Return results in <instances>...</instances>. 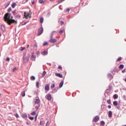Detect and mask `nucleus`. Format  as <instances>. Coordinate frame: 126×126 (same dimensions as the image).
Here are the masks:
<instances>
[{
    "label": "nucleus",
    "mask_w": 126,
    "mask_h": 126,
    "mask_svg": "<svg viewBox=\"0 0 126 126\" xmlns=\"http://www.w3.org/2000/svg\"><path fill=\"white\" fill-rule=\"evenodd\" d=\"M4 18L5 22L8 24V25H11L12 24L14 23L16 24H17L16 20L11 19V14L6 13L4 15Z\"/></svg>",
    "instance_id": "f257e3e1"
},
{
    "label": "nucleus",
    "mask_w": 126,
    "mask_h": 126,
    "mask_svg": "<svg viewBox=\"0 0 126 126\" xmlns=\"http://www.w3.org/2000/svg\"><path fill=\"white\" fill-rule=\"evenodd\" d=\"M40 99L39 98H37L35 99V104H34V106L35 108L36 109H39L40 107Z\"/></svg>",
    "instance_id": "f03ea898"
},
{
    "label": "nucleus",
    "mask_w": 126,
    "mask_h": 126,
    "mask_svg": "<svg viewBox=\"0 0 126 126\" xmlns=\"http://www.w3.org/2000/svg\"><path fill=\"white\" fill-rule=\"evenodd\" d=\"M52 32V33L50 35V40H49V42L51 43H56L57 42V40L56 39H54L53 38V34L54 32Z\"/></svg>",
    "instance_id": "7ed1b4c3"
},
{
    "label": "nucleus",
    "mask_w": 126,
    "mask_h": 126,
    "mask_svg": "<svg viewBox=\"0 0 126 126\" xmlns=\"http://www.w3.org/2000/svg\"><path fill=\"white\" fill-rule=\"evenodd\" d=\"M32 14L28 12H25L24 16L26 19H28L29 17H31Z\"/></svg>",
    "instance_id": "20e7f679"
},
{
    "label": "nucleus",
    "mask_w": 126,
    "mask_h": 126,
    "mask_svg": "<svg viewBox=\"0 0 126 126\" xmlns=\"http://www.w3.org/2000/svg\"><path fill=\"white\" fill-rule=\"evenodd\" d=\"M43 28H39L38 32V36L42 34V33H43Z\"/></svg>",
    "instance_id": "39448f33"
},
{
    "label": "nucleus",
    "mask_w": 126,
    "mask_h": 126,
    "mask_svg": "<svg viewBox=\"0 0 126 126\" xmlns=\"http://www.w3.org/2000/svg\"><path fill=\"white\" fill-rule=\"evenodd\" d=\"M99 117L98 116H95L93 120V122H97L99 121Z\"/></svg>",
    "instance_id": "423d86ee"
},
{
    "label": "nucleus",
    "mask_w": 126,
    "mask_h": 126,
    "mask_svg": "<svg viewBox=\"0 0 126 126\" xmlns=\"http://www.w3.org/2000/svg\"><path fill=\"white\" fill-rule=\"evenodd\" d=\"M46 98L47 100H50L52 99V95L50 94H48L47 95Z\"/></svg>",
    "instance_id": "0eeeda50"
},
{
    "label": "nucleus",
    "mask_w": 126,
    "mask_h": 126,
    "mask_svg": "<svg viewBox=\"0 0 126 126\" xmlns=\"http://www.w3.org/2000/svg\"><path fill=\"white\" fill-rule=\"evenodd\" d=\"M55 75L60 78H63V77L62 74L60 73H55Z\"/></svg>",
    "instance_id": "6e6552de"
},
{
    "label": "nucleus",
    "mask_w": 126,
    "mask_h": 126,
    "mask_svg": "<svg viewBox=\"0 0 126 126\" xmlns=\"http://www.w3.org/2000/svg\"><path fill=\"white\" fill-rule=\"evenodd\" d=\"M49 85L48 84H47L45 87V90L47 91H49Z\"/></svg>",
    "instance_id": "1a4fd4ad"
},
{
    "label": "nucleus",
    "mask_w": 126,
    "mask_h": 126,
    "mask_svg": "<svg viewBox=\"0 0 126 126\" xmlns=\"http://www.w3.org/2000/svg\"><path fill=\"white\" fill-rule=\"evenodd\" d=\"M36 59V57L33 54L31 56V60L32 61H35Z\"/></svg>",
    "instance_id": "9d476101"
},
{
    "label": "nucleus",
    "mask_w": 126,
    "mask_h": 126,
    "mask_svg": "<svg viewBox=\"0 0 126 126\" xmlns=\"http://www.w3.org/2000/svg\"><path fill=\"white\" fill-rule=\"evenodd\" d=\"M113 113L111 111H109L108 112V117L109 118H111L112 117Z\"/></svg>",
    "instance_id": "9b49d317"
},
{
    "label": "nucleus",
    "mask_w": 126,
    "mask_h": 126,
    "mask_svg": "<svg viewBox=\"0 0 126 126\" xmlns=\"http://www.w3.org/2000/svg\"><path fill=\"white\" fill-rule=\"evenodd\" d=\"M23 61H26L27 62L29 61V57H24Z\"/></svg>",
    "instance_id": "f8f14e48"
},
{
    "label": "nucleus",
    "mask_w": 126,
    "mask_h": 126,
    "mask_svg": "<svg viewBox=\"0 0 126 126\" xmlns=\"http://www.w3.org/2000/svg\"><path fill=\"white\" fill-rule=\"evenodd\" d=\"M0 28H1V30L3 32H5V28H4V27L2 25H1Z\"/></svg>",
    "instance_id": "ddd939ff"
},
{
    "label": "nucleus",
    "mask_w": 126,
    "mask_h": 126,
    "mask_svg": "<svg viewBox=\"0 0 126 126\" xmlns=\"http://www.w3.org/2000/svg\"><path fill=\"white\" fill-rule=\"evenodd\" d=\"M48 54V51H43L42 53V55H43V56H45V55H47Z\"/></svg>",
    "instance_id": "4468645a"
},
{
    "label": "nucleus",
    "mask_w": 126,
    "mask_h": 126,
    "mask_svg": "<svg viewBox=\"0 0 126 126\" xmlns=\"http://www.w3.org/2000/svg\"><path fill=\"white\" fill-rule=\"evenodd\" d=\"M64 82L63 81L61 82L59 85V88H61L63 86Z\"/></svg>",
    "instance_id": "2eb2a0df"
},
{
    "label": "nucleus",
    "mask_w": 126,
    "mask_h": 126,
    "mask_svg": "<svg viewBox=\"0 0 126 126\" xmlns=\"http://www.w3.org/2000/svg\"><path fill=\"white\" fill-rule=\"evenodd\" d=\"M113 104L115 106H117L118 104L117 101H113Z\"/></svg>",
    "instance_id": "dca6fc26"
},
{
    "label": "nucleus",
    "mask_w": 126,
    "mask_h": 126,
    "mask_svg": "<svg viewBox=\"0 0 126 126\" xmlns=\"http://www.w3.org/2000/svg\"><path fill=\"white\" fill-rule=\"evenodd\" d=\"M64 31L65 30L64 29L61 30L59 32V34H62Z\"/></svg>",
    "instance_id": "f3484780"
},
{
    "label": "nucleus",
    "mask_w": 126,
    "mask_h": 126,
    "mask_svg": "<svg viewBox=\"0 0 126 126\" xmlns=\"http://www.w3.org/2000/svg\"><path fill=\"white\" fill-rule=\"evenodd\" d=\"M44 21V18L43 17H41L40 19V22L41 24H43Z\"/></svg>",
    "instance_id": "a211bd4d"
},
{
    "label": "nucleus",
    "mask_w": 126,
    "mask_h": 126,
    "mask_svg": "<svg viewBox=\"0 0 126 126\" xmlns=\"http://www.w3.org/2000/svg\"><path fill=\"white\" fill-rule=\"evenodd\" d=\"M118 94H114V95H113V98H114L115 99H118Z\"/></svg>",
    "instance_id": "6ab92c4d"
},
{
    "label": "nucleus",
    "mask_w": 126,
    "mask_h": 126,
    "mask_svg": "<svg viewBox=\"0 0 126 126\" xmlns=\"http://www.w3.org/2000/svg\"><path fill=\"white\" fill-rule=\"evenodd\" d=\"M31 80L32 81H34V80H35V77H34L33 76H32L31 77Z\"/></svg>",
    "instance_id": "aec40b11"
},
{
    "label": "nucleus",
    "mask_w": 126,
    "mask_h": 126,
    "mask_svg": "<svg viewBox=\"0 0 126 126\" xmlns=\"http://www.w3.org/2000/svg\"><path fill=\"white\" fill-rule=\"evenodd\" d=\"M28 115L26 114H23V118H27Z\"/></svg>",
    "instance_id": "412c9836"
},
{
    "label": "nucleus",
    "mask_w": 126,
    "mask_h": 126,
    "mask_svg": "<svg viewBox=\"0 0 126 126\" xmlns=\"http://www.w3.org/2000/svg\"><path fill=\"white\" fill-rule=\"evenodd\" d=\"M36 87L39 89V82H37L36 83Z\"/></svg>",
    "instance_id": "4be33fe9"
},
{
    "label": "nucleus",
    "mask_w": 126,
    "mask_h": 126,
    "mask_svg": "<svg viewBox=\"0 0 126 126\" xmlns=\"http://www.w3.org/2000/svg\"><path fill=\"white\" fill-rule=\"evenodd\" d=\"M38 2L39 3L43 4L44 3V1L43 0H39Z\"/></svg>",
    "instance_id": "5701e85b"
},
{
    "label": "nucleus",
    "mask_w": 126,
    "mask_h": 126,
    "mask_svg": "<svg viewBox=\"0 0 126 126\" xmlns=\"http://www.w3.org/2000/svg\"><path fill=\"white\" fill-rule=\"evenodd\" d=\"M16 6V3H13L12 4V7L13 8H15V6Z\"/></svg>",
    "instance_id": "b1692460"
},
{
    "label": "nucleus",
    "mask_w": 126,
    "mask_h": 126,
    "mask_svg": "<svg viewBox=\"0 0 126 126\" xmlns=\"http://www.w3.org/2000/svg\"><path fill=\"white\" fill-rule=\"evenodd\" d=\"M21 94L23 97H25V91L22 92L21 93Z\"/></svg>",
    "instance_id": "393cba45"
},
{
    "label": "nucleus",
    "mask_w": 126,
    "mask_h": 126,
    "mask_svg": "<svg viewBox=\"0 0 126 126\" xmlns=\"http://www.w3.org/2000/svg\"><path fill=\"white\" fill-rule=\"evenodd\" d=\"M25 49H26V48H25V47H21L20 48V50H21V51H23V50H25Z\"/></svg>",
    "instance_id": "a878e982"
},
{
    "label": "nucleus",
    "mask_w": 126,
    "mask_h": 126,
    "mask_svg": "<svg viewBox=\"0 0 126 126\" xmlns=\"http://www.w3.org/2000/svg\"><path fill=\"white\" fill-rule=\"evenodd\" d=\"M123 58L121 57H120L119 58L117 59V62H120L122 60Z\"/></svg>",
    "instance_id": "bb28decb"
},
{
    "label": "nucleus",
    "mask_w": 126,
    "mask_h": 126,
    "mask_svg": "<svg viewBox=\"0 0 126 126\" xmlns=\"http://www.w3.org/2000/svg\"><path fill=\"white\" fill-rule=\"evenodd\" d=\"M48 44V43L47 42H45V43H43V46H47Z\"/></svg>",
    "instance_id": "cd10ccee"
},
{
    "label": "nucleus",
    "mask_w": 126,
    "mask_h": 126,
    "mask_svg": "<svg viewBox=\"0 0 126 126\" xmlns=\"http://www.w3.org/2000/svg\"><path fill=\"white\" fill-rule=\"evenodd\" d=\"M124 65L121 64V65L119 66V68L120 69H123V68H124Z\"/></svg>",
    "instance_id": "c85d7f7f"
},
{
    "label": "nucleus",
    "mask_w": 126,
    "mask_h": 126,
    "mask_svg": "<svg viewBox=\"0 0 126 126\" xmlns=\"http://www.w3.org/2000/svg\"><path fill=\"white\" fill-rule=\"evenodd\" d=\"M39 125L40 126H44V123L43 121H40V123H39Z\"/></svg>",
    "instance_id": "c756f323"
},
{
    "label": "nucleus",
    "mask_w": 126,
    "mask_h": 126,
    "mask_svg": "<svg viewBox=\"0 0 126 126\" xmlns=\"http://www.w3.org/2000/svg\"><path fill=\"white\" fill-rule=\"evenodd\" d=\"M14 116H15V117H16L17 118H19V114H18L17 113H16V114H14Z\"/></svg>",
    "instance_id": "7c9ffc66"
},
{
    "label": "nucleus",
    "mask_w": 126,
    "mask_h": 126,
    "mask_svg": "<svg viewBox=\"0 0 126 126\" xmlns=\"http://www.w3.org/2000/svg\"><path fill=\"white\" fill-rule=\"evenodd\" d=\"M46 71H43V75H42V77H44V76L46 75Z\"/></svg>",
    "instance_id": "2f4dec72"
},
{
    "label": "nucleus",
    "mask_w": 126,
    "mask_h": 126,
    "mask_svg": "<svg viewBox=\"0 0 126 126\" xmlns=\"http://www.w3.org/2000/svg\"><path fill=\"white\" fill-rule=\"evenodd\" d=\"M65 0H59L58 1V3H61L62 2H63V1H64Z\"/></svg>",
    "instance_id": "473e14b6"
},
{
    "label": "nucleus",
    "mask_w": 126,
    "mask_h": 126,
    "mask_svg": "<svg viewBox=\"0 0 126 126\" xmlns=\"http://www.w3.org/2000/svg\"><path fill=\"white\" fill-rule=\"evenodd\" d=\"M31 115H36V112L35 111L32 112V113H31Z\"/></svg>",
    "instance_id": "72a5a7b5"
},
{
    "label": "nucleus",
    "mask_w": 126,
    "mask_h": 126,
    "mask_svg": "<svg viewBox=\"0 0 126 126\" xmlns=\"http://www.w3.org/2000/svg\"><path fill=\"white\" fill-rule=\"evenodd\" d=\"M29 119L31 121H33L34 120V118L33 117H29Z\"/></svg>",
    "instance_id": "f704fd0d"
},
{
    "label": "nucleus",
    "mask_w": 126,
    "mask_h": 126,
    "mask_svg": "<svg viewBox=\"0 0 126 126\" xmlns=\"http://www.w3.org/2000/svg\"><path fill=\"white\" fill-rule=\"evenodd\" d=\"M107 102L108 104H111V100L110 99L107 100Z\"/></svg>",
    "instance_id": "c9c22d12"
},
{
    "label": "nucleus",
    "mask_w": 126,
    "mask_h": 126,
    "mask_svg": "<svg viewBox=\"0 0 126 126\" xmlns=\"http://www.w3.org/2000/svg\"><path fill=\"white\" fill-rule=\"evenodd\" d=\"M100 124L102 125H105V122L104 121H101Z\"/></svg>",
    "instance_id": "e433bc0d"
},
{
    "label": "nucleus",
    "mask_w": 126,
    "mask_h": 126,
    "mask_svg": "<svg viewBox=\"0 0 126 126\" xmlns=\"http://www.w3.org/2000/svg\"><path fill=\"white\" fill-rule=\"evenodd\" d=\"M60 24H61L62 25H64V22L63 21H60Z\"/></svg>",
    "instance_id": "4c0bfd02"
},
{
    "label": "nucleus",
    "mask_w": 126,
    "mask_h": 126,
    "mask_svg": "<svg viewBox=\"0 0 126 126\" xmlns=\"http://www.w3.org/2000/svg\"><path fill=\"white\" fill-rule=\"evenodd\" d=\"M58 69L61 70H62L63 68H62V67L61 66H59Z\"/></svg>",
    "instance_id": "58836bf2"
},
{
    "label": "nucleus",
    "mask_w": 126,
    "mask_h": 126,
    "mask_svg": "<svg viewBox=\"0 0 126 126\" xmlns=\"http://www.w3.org/2000/svg\"><path fill=\"white\" fill-rule=\"evenodd\" d=\"M55 88V84H52V85L51 86V89H53V88Z\"/></svg>",
    "instance_id": "ea45409f"
},
{
    "label": "nucleus",
    "mask_w": 126,
    "mask_h": 126,
    "mask_svg": "<svg viewBox=\"0 0 126 126\" xmlns=\"http://www.w3.org/2000/svg\"><path fill=\"white\" fill-rule=\"evenodd\" d=\"M70 10V8H67V9H66V11L67 12H69Z\"/></svg>",
    "instance_id": "a19ab883"
},
{
    "label": "nucleus",
    "mask_w": 126,
    "mask_h": 126,
    "mask_svg": "<svg viewBox=\"0 0 126 126\" xmlns=\"http://www.w3.org/2000/svg\"><path fill=\"white\" fill-rule=\"evenodd\" d=\"M11 10H12V9H11V7L9 8L8 9V12H11Z\"/></svg>",
    "instance_id": "79ce46f5"
},
{
    "label": "nucleus",
    "mask_w": 126,
    "mask_h": 126,
    "mask_svg": "<svg viewBox=\"0 0 126 126\" xmlns=\"http://www.w3.org/2000/svg\"><path fill=\"white\" fill-rule=\"evenodd\" d=\"M10 61V59L9 58H6V61L7 62V61Z\"/></svg>",
    "instance_id": "37998d69"
},
{
    "label": "nucleus",
    "mask_w": 126,
    "mask_h": 126,
    "mask_svg": "<svg viewBox=\"0 0 126 126\" xmlns=\"http://www.w3.org/2000/svg\"><path fill=\"white\" fill-rule=\"evenodd\" d=\"M16 17L17 18H20L21 17V16H20V15H18L16 16Z\"/></svg>",
    "instance_id": "c03bdc74"
},
{
    "label": "nucleus",
    "mask_w": 126,
    "mask_h": 126,
    "mask_svg": "<svg viewBox=\"0 0 126 126\" xmlns=\"http://www.w3.org/2000/svg\"><path fill=\"white\" fill-rule=\"evenodd\" d=\"M16 70V67H14V68H13L12 71H13V72H14V71H15Z\"/></svg>",
    "instance_id": "a18cd8bd"
},
{
    "label": "nucleus",
    "mask_w": 126,
    "mask_h": 126,
    "mask_svg": "<svg viewBox=\"0 0 126 126\" xmlns=\"http://www.w3.org/2000/svg\"><path fill=\"white\" fill-rule=\"evenodd\" d=\"M49 126V122H47L46 125V126Z\"/></svg>",
    "instance_id": "49530a36"
},
{
    "label": "nucleus",
    "mask_w": 126,
    "mask_h": 126,
    "mask_svg": "<svg viewBox=\"0 0 126 126\" xmlns=\"http://www.w3.org/2000/svg\"><path fill=\"white\" fill-rule=\"evenodd\" d=\"M36 54L37 55H40V52L39 51L37 52Z\"/></svg>",
    "instance_id": "de8ad7c7"
},
{
    "label": "nucleus",
    "mask_w": 126,
    "mask_h": 126,
    "mask_svg": "<svg viewBox=\"0 0 126 126\" xmlns=\"http://www.w3.org/2000/svg\"><path fill=\"white\" fill-rule=\"evenodd\" d=\"M122 72H123V73H125V72H126V69H124V70H122Z\"/></svg>",
    "instance_id": "09e8293b"
},
{
    "label": "nucleus",
    "mask_w": 126,
    "mask_h": 126,
    "mask_svg": "<svg viewBox=\"0 0 126 126\" xmlns=\"http://www.w3.org/2000/svg\"><path fill=\"white\" fill-rule=\"evenodd\" d=\"M123 97L125 99V100H126V95H124Z\"/></svg>",
    "instance_id": "8fccbe9b"
},
{
    "label": "nucleus",
    "mask_w": 126,
    "mask_h": 126,
    "mask_svg": "<svg viewBox=\"0 0 126 126\" xmlns=\"http://www.w3.org/2000/svg\"><path fill=\"white\" fill-rule=\"evenodd\" d=\"M108 108L109 109H110L111 108V105H108Z\"/></svg>",
    "instance_id": "3c124183"
},
{
    "label": "nucleus",
    "mask_w": 126,
    "mask_h": 126,
    "mask_svg": "<svg viewBox=\"0 0 126 126\" xmlns=\"http://www.w3.org/2000/svg\"><path fill=\"white\" fill-rule=\"evenodd\" d=\"M12 14H13V15H15V11H13V12H12Z\"/></svg>",
    "instance_id": "603ef678"
},
{
    "label": "nucleus",
    "mask_w": 126,
    "mask_h": 126,
    "mask_svg": "<svg viewBox=\"0 0 126 126\" xmlns=\"http://www.w3.org/2000/svg\"><path fill=\"white\" fill-rule=\"evenodd\" d=\"M37 118V115H36V116L35 117V120H36Z\"/></svg>",
    "instance_id": "864d4df0"
},
{
    "label": "nucleus",
    "mask_w": 126,
    "mask_h": 126,
    "mask_svg": "<svg viewBox=\"0 0 126 126\" xmlns=\"http://www.w3.org/2000/svg\"><path fill=\"white\" fill-rule=\"evenodd\" d=\"M34 3H35V1H34L32 2V4H33Z\"/></svg>",
    "instance_id": "5fc2aeb1"
},
{
    "label": "nucleus",
    "mask_w": 126,
    "mask_h": 126,
    "mask_svg": "<svg viewBox=\"0 0 126 126\" xmlns=\"http://www.w3.org/2000/svg\"><path fill=\"white\" fill-rule=\"evenodd\" d=\"M9 4H10V3H9L8 4V5H6V7H8V6L9 5Z\"/></svg>",
    "instance_id": "6e6d98bb"
},
{
    "label": "nucleus",
    "mask_w": 126,
    "mask_h": 126,
    "mask_svg": "<svg viewBox=\"0 0 126 126\" xmlns=\"http://www.w3.org/2000/svg\"><path fill=\"white\" fill-rule=\"evenodd\" d=\"M26 24H27V23H25L23 24V25H26Z\"/></svg>",
    "instance_id": "4d7b16f0"
},
{
    "label": "nucleus",
    "mask_w": 126,
    "mask_h": 126,
    "mask_svg": "<svg viewBox=\"0 0 126 126\" xmlns=\"http://www.w3.org/2000/svg\"><path fill=\"white\" fill-rule=\"evenodd\" d=\"M54 0H50V1H53Z\"/></svg>",
    "instance_id": "13d9d810"
},
{
    "label": "nucleus",
    "mask_w": 126,
    "mask_h": 126,
    "mask_svg": "<svg viewBox=\"0 0 126 126\" xmlns=\"http://www.w3.org/2000/svg\"><path fill=\"white\" fill-rule=\"evenodd\" d=\"M108 75H112V74H110V73H109V74H108Z\"/></svg>",
    "instance_id": "bf43d9fd"
},
{
    "label": "nucleus",
    "mask_w": 126,
    "mask_h": 126,
    "mask_svg": "<svg viewBox=\"0 0 126 126\" xmlns=\"http://www.w3.org/2000/svg\"><path fill=\"white\" fill-rule=\"evenodd\" d=\"M125 81L126 82V78L125 79Z\"/></svg>",
    "instance_id": "052dcab7"
},
{
    "label": "nucleus",
    "mask_w": 126,
    "mask_h": 126,
    "mask_svg": "<svg viewBox=\"0 0 126 126\" xmlns=\"http://www.w3.org/2000/svg\"><path fill=\"white\" fill-rule=\"evenodd\" d=\"M34 47H37V45H34Z\"/></svg>",
    "instance_id": "680f3d73"
},
{
    "label": "nucleus",
    "mask_w": 126,
    "mask_h": 126,
    "mask_svg": "<svg viewBox=\"0 0 126 126\" xmlns=\"http://www.w3.org/2000/svg\"><path fill=\"white\" fill-rule=\"evenodd\" d=\"M29 45H27V48H29Z\"/></svg>",
    "instance_id": "e2e57ef3"
},
{
    "label": "nucleus",
    "mask_w": 126,
    "mask_h": 126,
    "mask_svg": "<svg viewBox=\"0 0 126 126\" xmlns=\"http://www.w3.org/2000/svg\"><path fill=\"white\" fill-rule=\"evenodd\" d=\"M1 36V34L0 33V36Z\"/></svg>",
    "instance_id": "0e129e2a"
},
{
    "label": "nucleus",
    "mask_w": 126,
    "mask_h": 126,
    "mask_svg": "<svg viewBox=\"0 0 126 126\" xmlns=\"http://www.w3.org/2000/svg\"><path fill=\"white\" fill-rule=\"evenodd\" d=\"M1 94H0V96Z\"/></svg>",
    "instance_id": "69168bd1"
},
{
    "label": "nucleus",
    "mask_w": 126,
    "mask_h": 126,
    "mask_svg": "<svg viewBox=\"0 0 126 126\" xmlns=\"http://www.w3.org/2000/svg\"><path fill=\"white\" fill-rule=\"evenodd\" d=\"M124 126H126V125H125Z\"/></svg>",
    "instance_id": "338daca9"
}]
</instances>
